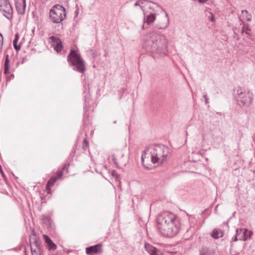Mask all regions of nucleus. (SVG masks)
Masks as SVG:
<instances>
[{"label":"nucleus","instance_id":"nucleus-1","mask_svg":"<svg viewBox=\"0 0 255 255\" xmlns=\"http://www.w3.org/2000/svg\"><path fill=\"white\" fill-rule=\"evenodd\" d=\"M143 48L154 58L163 57L168 54V40L165 36L154 31L143 38Z\"/></svg>","mask_w":255,"mask_h":255},{"label":"nucleus","instance_id":"nucleus-2","mask_svg":"<svg viewBox=\"0 0 255 255\" xmlns=\"http://www.w3.org/2000/svg\"><path fill=\"white\" fill-rule=\"evenodd\" d=\"M169 153V149L166 146L160 144L150 145L146 148L142 154V164L147 169H149L146 165L150 162L163 164L167 160Z\"/></svg>","mask_w":255,"mask_h":255},{"label":"nucleus","instance_id":"nucleus-3","mask_svg":"<svg viewBox=\"0 0 255 255\" xmlns=\"http://www.w3.org/2000/svg\"><path fill=\"white\" fill-rule=\"evenodd\" d=\"M157 228L163 236L173 237L176 235L180 230V219L176 215L164 212L157 218Z\"/></svg>","mask_w":255,"mask_h":255},{"label":"nucleus","instance_id":"nucleus-4","mask_svg":"<svg viewBox=\"0 0 255 255\" xmlns=\"http://www.w3.org/2000/svg\"><path fill=\"white\" fill-rule=\"evenodd\" d=\"M234 94L235 99L240 106L249 107L252 103L253 95L249 91L238 87L234 90Z\"/></svg>","mask_w":255,"mask_h":255},{"label":"nucleus","instance_id":"nucleus-5","mask_svg":"<svg viewBox=\"0 0 255 255\" xmlns=\"http://www.w3.org/2000/svg\"><path fill=\"white\" fill-rule=\"evenodd\" d=\"M49 14L50 20L54 23H61L66 16L65 8L60 4L53 6Z\"/></svg>","mask_w":255,"mask_h":255},{"label":"nucleus","instance_id":"nucleus-6","mask_svg":"<svg viewBox=\"0 0 255 255\" xmlns=\"http://www.w3.org/2000/svg\"><path fill=\"white\" fill-rule=\"evenodd\" d=\"M68 61L74 66L73 69L80 73L85 70V62L81 58L80 55L74 50H71L68 56Z\"/></svg>","mask_w":255,"mask_h":255},{"label":"nucleus","instance_id":"nucleus-7","mask_svg":"<svg viewBox=\"0 0 255 255\" xmlns=\"http://www.w3.org/2000/svg\"><path fill=\"white\" fill-rule=\"evenodd\" d=\"M111 157L115 166L119 168L124 162V153L122 149H114L112 150Z\"/></svg>","mask_w":255,"mask_h":255},{"label":"nucleus","instance_id":"nucleus-8","mask_svg":"<svg viewBox=\"0 0 255 255\" xmlns=\"http://www.w3.org/2000/svg\"><path fill=\"white\" fill-rule=\"evenodd\" d=\"M0 10L8 19L12 18V8L8 0H0Z\"/></svg>","mask_w":255,"mask_h":255},{"label":"nucleus","instance_id":"nucleus-9","mask_svg":"<svg viewBox=\"0 0 255 255\" xmlns=\"http://www.w3.org/2000/svg\"><path fill=\"white\" fill-rule=\"evenodd\" d=\"M69 166L68 164H65L63 167L62 170L58 171L57 173V176L55 177H51L48 180L46 184V189L47 192V193L49 194L50 193V187L52 186L54 183L58 179H60L63 174V170H65L67 169Z\"/></svg>","mask_w":255,"mask_h":255},{"label":"nucleus","instance_id":"nucleus-10","mask_svg":"<svg viewBox=\"0 0 255 255\" xmlns=\"http://www.w3.org/2000/svg\"><path fill=\"white\" fill-rule=\"evenodd\" d=\"M236 232L239 236V240L246 241L251 239L252 235V232L247 229H237Z\"/></svg>","mask_w":255,"mask_h":255},{"label":"nucleus","instance_id":"nucleus-11","mask_svg":"<svg viewBox=\"0 0 255 255\" xmlns=\"http://www.w3.org/2000/svg\"><path fill=\"white\" fill-rule=\"evenodd\" d=\"M51 41V44L54 46V50L57 52H60L63 49L62 42L58 37L54 36H51L49 37Z\"/></svg>","mask_w":255,"mask_h":255},{"label":"nucleus","instance_id":"nucleus-12","mask_svg":"<svg viewBox=\"0 0 255 255\" xmlns=\"http://www.w3.org/2000/svg\"><path fill=\"white\" fill-rule=\"evenodd\" d=\"M101 244H97L96 245L91 246L87 248L86 249V253L89 255H94L95 254H100L102 252V249Z\"/></svg>","mask_w":255,"mask_h":255},{"label":"nucleus","instance_id":"nucleus-13","mask_svg":"<svg viewBox=\"0 0 255 255\" xmlns=\"http://www.w3.org/2000/svg\"><path fill=\"white\" fill-rule=\"evenodd\" d=\"M22 3L17 1H15V7L17 13L21 15L24 14L26 8L25 0H22Z\"/></svg>","mask_w":255,"mask_h":255},{"label":"nucleus","instance_id":"nucleus-14","mask_svg":"<svg viewBox=\"0 0 255 255\" xmlns=\"http://www.w3.org/2000/svg\"><path fill=\"white\" fill-rule=\"evenodd\" d=\"M144 248L150 255H160V252L149 244L145 243Z\"/></svg>","mask_w":255,"mask_h":255},{"label":"nucleus","instance_id":"nucleus-15","mask_svg":"<svg viewBox=\"0 0 255 255\" xmlns=\"http://www.w3.org/2000/svg\"><path fill=\"white\" fill-rule=\"evenodd\" d=\"M30 243L31 250H40V243L35 236L33 238L30 237Z\"/></svg>","mask_w":255,"mask_h":255},{"label":"nucleus","instance_id":"nucleus-16","mask_svg":"<svg viewBox=\"0 0 255 255\" xmlns=\"http://www.w3.org/2000/svg\"><path fill=\"white\" fill-rule=\"evenodd\" d=\"M144 23L147 24V25H150L155 20L156 17L155 14L153 13H151L147 15L144 13Z\"/></svg>","mask_w":255,"mask_h":255},{"label":"nucleus","instance_id":"nucleus-17","mask_svg":"<svg viewBox=\"0 0 255 255\" xmlns=\"http://www.w3.org/2000/svg\"><path fill=\"white\" fill-rule=\"evenodd\" d=\"M44 239L45 242L49 246L50 249L54 250L56 249V245L52 242V241L49 238L48 236L44 235Z\"/></svg>","mask_w":255,"mask_h":255},{"label":"nucleus","instance_id":"nucleus-18","mask_svg":"<svg viewBox=\"0 0 255 255\" xmlns=\"http://www.w3.org/2000/svg\"><path fill=\"white\" fill-rule=\"evenodd\" d=\"M164 22L162 23H159L157 25V27L159 29H164L166 28L169 24V20L168 18L167 17V13H165V15L164 17Z\"/></svg>","mask_w":255,"mask_h":255},{"label":"nucleus","instance_id":"nucleus-19","mask_svg":"<svg viewBox=\"0 0 255 255\" xmlns=\"http://www.w3.org/2000/svg\"><path fill=\"white\" fill-rule=\"evenodd\" d=\"M215 252L212 249L203 248L200 251V255H214Z\"/></svg>","mask_w":255,"mask_h":255},{"label":"nucleus","instance_id":"nucleus-20","mask_svg":"<svg viewBox=\"0 0 255 255\" xmlns=\"http://www.w3.org/2000/svg\"><path fill=\"white\" fill-rule=\"evenodd\" d=\"M223 235V232L221 230L214 229L212 234L211 236L214 239H218L221 238Z\"/></svg>","mask_w":255,"mask_h":255},{"label":"nucleus","instance_id":"nucleus-21","mask_svg":"<svg viewBox=\"0 0 255 255\" xmlns=\"http://www.w3.org/2000/svg\"><path fill=\"white\" fill-rule=\"evenodd\" d=\"M18 39H19V35H18V33H16L15 35V37H14V39L13 41V46H14V49L17 51H19L20 49V48H21L20 45H17V41L18 40Z\"/></svg>","mask_w":255,"mask_h":255},{"label":"nucleus","instance_id":"nucleus-22","mask_svg":"<svg viewBox=\"0 0 255 255\" xmlns=\"http://www.w3.org/2000/svg\"><path fill=\"white\" fill-rule=\"evenodd\" d=\"M146 2V0H137L136 1L134 5L135 6H139L140 8L143 11V6H144V4Z\"/></svg>","mask_w":255,"mask_h":255},{"label":"nucleus","instance_id":"nucleus-23","mask_svg":"<svg viewBox=\"0 0 255 255\" xmlns=\"http://www.w3.org/2000/svg\"><path fill=\"white\" fill-rule=\"evenodd\" d=\"M42 221L44 224L48 225L50 224V218L49 216L43 215L42 216Z\"/></svg>","mask_w":255,"mask_h":255},{"label":"nucleus","instance_id":"nucleus-24","mask_svg":"<svg viewBox=\"0 0 255 255\" xmlns=\"http://www.w3.org/2000/svg\"><path fill=\"white\" fill-rule=\"evenodd\" d=\"M242 13L247 21H250L252 20V15L248 13V11L247 10H243Z\"/></svg>","mask_w":255,"mask_h":255},{"label":"nucleus","instance_id":"nucleus-25","mask_svg":"<svg viewBox=\"0 0 255 255\" xmlns=\"http://www.w3.org/2000/svg\"><path fill=\"white\" fill-rule=\"evenodd\" d=\"M88 146V142L87 141L86 139H85L83 141L82 148L85 150Z\"/></svg>","mask_w":255,"mask_h":255},{"label":"nucleus","instance_id":"nucleus-26","mask_svg":"<svg viewBox=\"0 0 255 255\" xmlns=\"http://www.w3.org/2000/svg\"><path fill=\"white\" fill-rule=\"evenodd\" d=\"M32 255H40L41 250H31Z\"/></svg>","mask_w":255,"mask_h":255},{"label":"nucleus","instance_id":"nucleus-27","mask_svg":"<svg viewBox=\"0 0 255 255\" xmlns=\"http://www.w3.org/2000/svg\"><path fill=\"white\" fill-rule=\"evenodd\" d=\"M9 61L8 59V55L7 54L5 57L4 66L9 67Z\"/></svg>","mask_w":255,"mask_h":255},{"label":"nucleus","instance_id":"nucleus-28","mask_svg":"<svg viewBox=\"0 0 255 255\" xmlns=\"http://www.w3.org/2000/svg\"><path fill=\"white\" fill-rule=\"evenodd\" d=\"M3 45V36L0 33V51H1Z\"/></svg>","mask_w":255,"mask_h":255},{"label":"nucleus","instance_id":"nucleus-29","mask_svg":"<svg viewBox=\"0 0 255 255\" xmlns=\"http://www.w3.org/2000/svg\"><path fill=\"white\" fill-rule=\"evenodd\" d=\"M203 97L205 99V104H208L209 102H208V97H207V94L206 93H203Z\"/></svg>","mask_w":255,"mask_h":255},{"label":"nucleus","instance_id":"nucleus-30","mask_svg":"<svg viewBox=\"0 0 255 255\" xmlns=\"http://www.w3.org/2000/svg\"><path fill=\"white\" fill-rule=\"evenodd\" d=\"M238 240H239V236L237 235V232H236L235 236L232 238V241L235 242Z\"/></svg>","mask_w":255,"mask_h":255},{"label":"nucleus","instance_id":"nucleus-31","mask_svg":"<svg viewBox=\"0 0 255 255\" xmlns=\"http://www.w3.org/2000/svg\"><path fill=\"white\" fill-rule=\"evenodd\" d=\"M8 70H9V67L4 66V74H8Z\"/></svg>","mask_w":255,"mask_h":255},{"label":"nucleus","instance_id":"nucleus-32","mask_svg":"<svg viewBox=\"0 0 255 255\" xmlns=\"http://www.w3.org/2000/svg\"><path fill=\"white\" fill-rule=\"evenodd\" d=\"M249 30V26L248 25H244L243 27V29H242V32H246V30Z\"/></svg>","mask_w":255,"mask_h":255},{"label":"nucleus","instance_id":"nucleus-33","mask_svg":"<svg viewBox=\"0 0 255 255\" xmlns=\"http://www.w3.org/2000/svg\"><path fill=\"white\" fill-rule=\"evenodd\" d=\"M209 13L211 15V17L210 18H209V20L211 21L212 22H214L215 21V19H214V17L213 13L212 12H209Z\"/></svg>","mask_w":255,"mask_h":255},{"label":"nucleus","instance_id":"nucleus-34","mask_svg":"<svg viewBox=\"0 0 255 255\" xmlns=\"http://www.w3.org/2000/svg\"><path fill=\"white\" fill-rule=\"evenodd\" d=\"M0 172L1 174L2 175V177L4 178H5V175L2 171V167L0 165Z\"/></svg>","mask_w":255,"mask_h":255},{"label":"nucleus","instance_id":"nucleus-35","mask_svg":"<svg viewBox=\"0 0 255 255\" xmlns=\"http://www.w3.org/2000/svg\"><path fill=\"white\" fill-rule=\"evenodd\" d=\"M198 1L200 2V3H204L207 0H198Z\"/></svg>","mask_w":255,"mask_h":255},{"label":"nucleus","instance_id":"nucleus-36","mask_svg":"<svg viewBox=\"0 0 255 255\" xmlns=\"http://www.w3.org/2000/svg\"><path fill=\"white\" fill-rule=\"evenodd\" d=\"M112 174L113 176H116V172L115 171H113Z\"/></svg>","mask_w":255,"mask_h":255},{"label":"nucleus","instance_id":"nucleus-37","mask_svg":"<svg viewBox=\"0 0 255 255\" xmlns=\"http://www.w3.org/2000/svg\"><path fill=\"white\" fill-rule=\"evenodd\" d=\"M121 90H122L123 91V92H124L125 91V89H124V88H122V89H121Z\"/></svg>","mask_w":255,"mask_h":255},{"label":"nucleus","instance_id":"nucleus-38","mask_svg":"<svg viewBox=\"0 0 255 255\" xmlns=\"http://www.w3.org/2000/svg\"><path fill=\"white\" fill-rule=\"evenodd\" d=\"M114 124L117 123V121H115L114 122Z\"/></svg>","mask_w":255,"mask_h":255},{"label":"nucleus","instance_id":"nucleus-39","mask_svg":"<svg viewBox=\"0 0 255 255\" xmlns=\"http://www.w3.org/2000/svg\"><path fill=\"white\" fill-rule=\"evenodd\" d=\"M238 254H239V253L236 254H234V255H238Z\"/></svg>","mask_w":255,"mask_h":255}]
</instances>
